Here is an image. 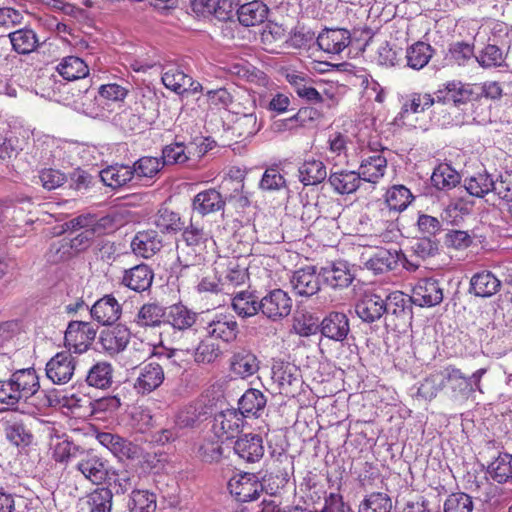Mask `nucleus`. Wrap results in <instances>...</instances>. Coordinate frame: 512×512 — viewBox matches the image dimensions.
<instances>
[{
    "label": "nucleus",
    "instance_id": "nucleus-1",
    "mask_svg": "<svg viewBox=\"0 0 512 512\" xmlns=\"http://www.w3.org/2000/svg\"><path fill=\"white\" fill-rule=\"evenodd\" d=\"M113 221L109 216L99 217L96 214H80L65 222L63 227L67 232H79L70 239V248L76 252L88 249L94 238L99 237L112 228Z\"/></svg>",
    "mask_w": 512,
    "mask_h": 512
},
{
    "label": "nucleus",
    "instance_id": "nucleus-2",
    "mask_svg": "<svg viewBox=\"0 0 512 512\" xmlns=\"http://www.w3.org/2000/svg\"><path fill=\"white\" fill-rule=\"evenodd\" d=\"M129 93V89L118 83L103 84L98 88V95L85 88L82 92L79 90L78 98L75 103L81 111L92 118L103 117L106 105L110 102H123Z\"/></svg>",
    "mask_w": 512,
    "mask_h": 512
},
{
    "label": "nucleus",
    "instance_id": "nucleus-3",
    "mask_svg": "<svg viewBox=\"0 0 512 512\" xmlns=\"http://www.w3.org/2000/svg\"><path fill=\"white\" fill-rule=\"evenodd\" d=\"M446 384L451 390V397L457 401L469 399L476 391L483 392L481 380L486 374V368L476 370L472 375L466 376L460 369L454 366L445 367Z\"/></svg>",
    "mask_w": 512,
    "mask_h": 512
},
{
    "label": "nucleus",
    "instance_id": "nucleus-4",
    "mask_svg": "<svg viewBox=\"0 0 512 512\" xmlns=\"http://www.w3.org/2000/svg\"><path fill=\"white\" fill-rule=\"evenodd\" d=\"M75 470L95 485H100L110 478L109 461L93 450H82Z\"/></svg>",
    "mask_w": 512,
    "mask_h": 512
},
{
    "label": "nucleus",
    "instance_id": "nucleus-5",
    "mask_svg": "<svg viewBox=\"0 0 512 512\" xmlns=\"http://www.w3.org/2000/svg\"><path fill=\"white\" fill-rule=\"evenodd\" d=\"M271 380L276 393L285 396L294 395L301 383L300 370L293 363L274 360L271 368Z\"/></svg>",
    "mask_w": 512,
    "mask_h": 512
},
{
    "label": "nucleus",
    "instance_id": "nucleus-6",
    "mask_svg": "<svg viewBox=\"0 0 512 512\" xmlns=\"http://www.w3.org/2000/svg\"><path fill=\"white\" fill-rule=\"evenodd\" d=\"M385 320L388 326L400 328L412 318L411 299L401 291L385 293Z\"/></svg>",
    "mask_w": 512,
    "mask_h": 512
},
{
    "label": "nucleus",
    "instance_id": "nucleus-7",
    "mask_svg": "<svg viewBox=\"0 0 512 512\" xmlns=\"http://www.w3.org/2000/svg\"><path fill=\"white\" fill-rule=\"evenodd\" d=\"M216 264V270L224 288L237 287L248 279V264L244 257H221Z\"/></svg>",
    "mask_w": 512,
    "mask_h": 512
},
{
    "label": "nucleus",
    "instance_id": "nucleus-8",
    "mask_svg": "<svg viewBox=\"0 0 512 512\" xmlns=\"http://www.w3.org/2000/svg\"><path fill=\"white\" fill-rule=\"evenodd\" d=\"M96 337V330L89 322L71 321L65 331L64 344L68 351L82 354L86 352Z\"/></svg>",
    "mask_w": 512,
    "mask_h": 512
},
{
    "label": "nucleus",
    "instance_id": "nucleus-9",
    "mask_svg": "<svg viewBox=\"0 0 512 512\" xmlns=\"http://www.w3.org/2000/svg\"><path fill=\"white\" fill-rule=\"evenodd\" d=\"M77 358L72 352L63 350L56 353L46 364L45 371L47 378L56 385L68 383L75 372Z\"/></svg>",
    "mask_w": 512,
    "mask_h": 512
},
{
    "label": "nucleus",
    "instance_id": "nucleus-10",
    "mask_svg": "<svg viewBox=\"0 0 512 512\" xmlns=\"http://www.w3.org/2000/svg\"><path fill=\"white\" fill-rule=\"evenodd\" d=\"M385 293L377 290L366 291L355 305L358 317L365 323H373L385 314Z\"/></svg>",
    "mask_w": 512,
    "mask_h": 512
},
{
    "label": "nucleus",
    "instance_id": "nucleus-11",
    "mask_svg": "<svg viewBox=\"0 0 512 512\" xmlns=\"http://www.w3.org/2000/svg\"><path fill=\"white\" fill-rule=\"evenodd\" d=\"M257 307L267 318L276 321L290 314L292 300L282 289H274L260 300Z\"/></svg>",
    "mask_w": 512,
    "mask_h": 512
},
{
    "label": "nucleus",
    "instance_id": "nucleus-12",
    "mask_svg": "<svg viewBox=\"0 0 512 512\" xmlns=\"http://www.w3.org/2000/svg\"><path fill=\"white\" fill-rule=\"evenodd\" d=\"M228 488L239 502L256 500L263 491V485L253 473L234 476L229 480Z\"/></svg>",
    "mask_w": 512,
    "mask_h": 512
},
{
    "label": "nucleus",
    "instance_id": "nucleus-13",
    "mask_svg": "<svg viewBox=\"0 0 512 512\" xmlns=\"http://www.w3.org/2000/svg\"><path fill=\"white\" fill-rule=\"evenodd\" d=\"M473 95V85L456 80L445 83L434 93L436 103H453L455 106L468 103Z\"/></svg>",
    "mask_w": 512,
    "mask_h": 512
},
{
    "label": "nucleus",
    "instance_id": "nucleus-14",
    "mask_svg": "<svg viewBox=\"0 0 512 512\" xmlns=\"http://www.w3.org/2000/svg\"><path fill=\"white\" fill-rule=\"evenodd\" d=\"M243 422V416L239 411L226 410L215 416L212 429L217 438L228 440L240 433Z\"/></svg>",
    "mask_w": 512,
    "mask_h": 512
},
{
    "label": "nucleus",
    "instance_id": "nucleus-15",
    "mask_svg": "<svg viewBox=\"0 0 512 512\" xmlns=\"http://www.w3.org/2000/svg\"><path fill=\"white\" fill-rule=\"evenodd\" d=\"M206 331L211 338L232 343L237 339L239 326L234 316L220 313L207 324Z\"/></svg>",
    "mask_w": 512,
    "mask_h": 512
},
{
    "label": "nucleus",
    "instance_id": "nucleus-16",
    "mask_svg": "<svg viewBox=\"0 0 512 512\" xmlns=\"http://www.w3.org/2000/svg\"><path fill=\"white\" fill-rule=\"evenodd\" d=\"M96 439L120 460L134 459L138 456V446L119 435L110 432H99Z\"/></svg>",
    "mask_w": 512,
    "mask_h": 512
},
{
    "label": "nucleus",
    "instance_id": "nucleus-17",
    "mask_svg": "<svg viewBox=\"0 0 512 512\" xmlns=\"http://www.w3.org/2000/svg\"><path fill=\"white\" fill-rule=\"evenodd\" d=\"M90 314L99 324L110 326L119 320L122 307L114 296L105 295L93 304Z\"/></svg>",
    "mask_w": 512,
    "mask_h": 512
},
{
    "label": "nucleus",
    "instance_id": "nucleus-18",
    "mask_svg": "<svg viewBox=\"0 0 512 512\" xmlns=\"http://www.w3.org/2000/svg\"><path fill=\"white\" fill-rule=\"evenodd\" d=\"M154 273L146 264H139L123 272L121 284L135 292L148 290L153 282Z\"/></svg>",
    "mask_w": 512,
    "mask_h": 512
},
{
    "label": "nucleus",
    "instance_id": "nucleus-19",
    "mask_svg": "<svg viewBox=\"0 0 512 512\" xmlns=\"http://www.w3.org/2000/svg\"><path fill=\"white\" fill-rule=\"evenodd\" d=\"M164 381V370L161 364L149 362L144 364L134 384L135 389L142 394H148L157 389Z\"/></svg>",
    "mask_w": 512,
    "mask_h": 512
},
{
    "label": "nucleus",
    "instance_id": "nucleus-20",
    "mask_svg": "<svg viewBox=\"0 0 512 512\" xmlns=\"http://www.w3.org/2000/svg\"><path fill=\"white\" fill-rule=\"evenodd\" d=\"M350 332L349 319L344 312L332 311L322 319V336L344 341Z\"/></svg>",
    "mask_w": 512,
    "mask_h": 512
},
{
    "label": "nucleus",
    "instance_id": "nucleus-21",
    "mask_svg": "<svg viewBox=\"0 0 512 512\" xmlns=\"http://www.w3.org/2000/svg\"><path fill=\"white\" fill-rule=\"evenodd\" d=\"M365 268L375 275L390 272L398 266L400 260L397 251H390L384 248L376 250L371 256H363Z\"/></svg>",
    "mask_w": 512,
    "mask_h": 512
},
{
    "label": "nucleus",
    "instance_id": "nucleus-22",
    "mask_svg": "<svg viewBox=\"0 0 512 512\" xmlns=\"http://www.w3.org/2000/svg\"><path fill=\"white\" fill-rule=\"evenodd\" d=\"M234 452L246 462L254 463L264 455L263 440L257 434H245L234 443Z\"/></svg>",
    "mask_w": 512,
    "mask_h": 512
},
{
    "label": "nucleus",
    "instance_id": "nucleus-23",
    "mask_svg": "<svg viewBox=\"0 0 512 512\" xmlns=\"http://www.w3.org/2000/svg\"><path fill=\"white\" fill-rule=\"evenodd\" d=\"M208 149L210 147L185 146L182 142H174L163 148L161 160L164 165L184 164L191 156L200 157Z\"/></svg>",
    "mask_w": 512,
    "mask_h": 512
},
{
    "label": "nucleus",
    "instance_id": "nucleus-24",
    "mask_svg": "<svg viewBox=\"0 0 512 512\" xmlns=\"http://www.w3.org/2000/svg\"><path fill=\"white\" fill-rule=\"evenodd\" d=\"M17 391V397L27 401L40 389L39 377L34 368L20 369L10 376Z\"/></svg>",
    "mask_w": 512,
    "mask_h": 512
},
{
    "label": "nucleus",
    "instance_id": "nucleus-25",
    "mask_svg": "<svg viewBox=\"0 0 512 512\" xmlns=\"http://www.w3.org/2000/svg\"><path fill=\"white\" fill-rule=\"evenodd\" d=\"M291 285L296 294L305 297L313 296L320 290V274L316 273L314 267L300 269L294 272Z\"/></svg>",
    "mask_w": 512,
    "mask_h": 512
},
{
    "label": "nucleus",
    "instance_id": "nucleus-26",
    "mask_svg": "<svg viewBox=\"0 0 512 512\" xmlns=\"http://www.w3.org/2000/svg\"><path fill=\"white\" fill-rule=\"evenodd\" d=\"M162 238L155 230L139 231L131 242L132 251L143 258H150L162 248Z\"/></svg>",
    "mask_w": 512,
    "mask_h": 512
},
{
    "label": "nucleus",
    "instance_id": "nucleus-27",
    "mask_svg": "<svg viewBox=\"0 0 512 512\" xmlns=\"http://www.w3.org/2000/svg\"><path fill=\"white\" fill-rule=\"evenodd\" d=\"M260 362L257 356L247 349L235 351L230 358V370L236 376L245 379L258 372Z\"/></svg>",
    "mask_w": 512,
    "mask_h": 512
},
{
    "label": "nucleus",
    "instance_id": "nucleus-28",
    "mask_svg": "<svg viewBox=\"0 0 512 512\" xmlns=\"http://www.w3.org/2000/svg\"><path fill=\"white\" fill-rule=\"evenodd\" d=\"M225 200L216 189H207L196 194L192 201V209L201 216L219 212L225 207Z\"/></svg>",
    "mask_w": 512,
    "mask_h": 512
},
{
    "label": "nucleus",
    "instance_id": "nucleus-29",
    "mask_svg": "<svg viewBox=\"0 0 512 512\" xmlns=\"http://www.w3.org/2000/svg\"><path fill=\"white\" fill-rule=\"evenodd\" d=\"M130 340V331L122 325L103 330L99 337V343L103 350L113 355L123 351Z\"/></svg>",
    "mask_w": 512,
    "mask_h": 512
},
{
    "label": "nucleus",
    "instance_id": "nucleus-30",
    "mask_svg": "<svg viewBox=\"0 0 512 512\" xmlns=\"http://www.w3.org/2000/svg\"><path fill=\"white\" fill-rule=\"evenodd\" d=\"M347 262L337 261L322 267V283L332 288H346L353 281Z\"/></svg>",
    "mask_w": 512,
    "mask_h": 512
},
{
    "label": "nucleus",
    "instance_id": "nucleus-31",
    "mask_svg": "<svg viewBox=\"0 0 512 512\" xmlns=\"http://www.w3.org/2000/svg\"><path fill=\"white\" fill-rule=\"evenodd\" d=\"M386 168V158L380 153H375L362 160L359 171L356 173L359 175L360 180L377 183L384 176Z\"/></svg>",
    "mask_w": 512,
    "mask_h": 512
},
{
    "label": "nucleus",
    "instance_id": "nucleus-32",
    "mask_svg": "<svg viewBox=\"0 0 512 512\" xmlns=\"http://www.w3.org/2000/svg\"><path fill=\"white\" fill-rule=\"evenodd\" d=\"M415 301L420 306L432 307L438 305L443 300V291L440 284L435 279H425L415 288Z\"/></svg>",
    "mask_w": 512,
    "mask_h": 512
},
{
    "label": "nucleus",
    "instance_id": "nucleus-33",
    "mask_svg": "<svg viewBox=\"0 0 512 512\" xmlns=\"http://www.w3.org/2000/svg\"><path fill=\"white\" fill-rule=\"evenodd\" d=\"M197 320V313L183 304H174L166 309L164 323L177 330L191 328Z\"/></svg>",
    "mask_w": 512,
    "mask_h": 512
},
{
    "label": "nucleus",
    "instance_id": "nucleus-34",
    "mask_svg": "<svg viewBox=\"0 0 512 512\" xmlns=\"http://www.w3.org/2000/svg\"><path fill=\"white\" fill-rule=\"evenodd\" d=\"M267 15L268 7L258 0L245 3L237 10L238 21L245 27L256 26L263 23Z\"/></svg>",
    "mask_w": 512,
    "mask_h": 512
},
{
    "label": "nucleus",
    "instance_id": "nucleus-35",
    "mask_svg": "<svg viewBox=\"0 0 512 512\" xmlns=\"http://www.w3.org/2000/svg\"><path fill=\"white\" fill-rule=\"evenodd\" d=\"M501 287V281L490 271L476 273L470 281V292L478 297H490Z\"/></svg>",
    "mask_w": 512,
    "mask_h": 512
},
{
    "label": "nucleus",
    "instance_id": "nucleus-36",
    "mask_svg": "<svg viewBox=\"0 0 512 512\" xmlns=\"http://www.w3.org/2000/svg\"><path fill=\"white\" fill-rule=\"evenodd\" d=\"M350 43V33L341 28H322V51L338 54Z\"/></svg>",
    "mask_w": 512,
    "mask_h": 512
},
{
    "label": "nucleus",
    "instance_id": "nucleus-37",
    "mask_svg": "<svg viewBox=\"0 0 512 512\" xmlns=\"http://www.w3.org/2000/svg\"><path fill=\"white\" fill-rule=\"evenodd\" d=\"M267 399L258 389H248L239 399V412L243 417H260Z\"/></svg>",
    "mask_w": 512,
    "mask_h": 512
},
{
    "label": "nucleus",
    "instance_id": "nucleus-38",
    "mask_svg": "<svg viewBox=\"0 0 512 512\" xmlns=\"http://www.w3.org/2000/svg\"><path fill=\"white\" fill-rule=\"evenodd\" d=\"M434 49L428 43L417 41L406 49L407 66L414 70L424 68L432 58Z\"/></svg>",
    "mask_w": 512,
    "mask_h": 512
},
{
    "label": "nucleus",
    "instance_id": "nucleus-39",
    "mask_svg": "<svg viewBox=\"0 0 512 512\" xmlns=\"http://www.w3.org/2000/svg\"><path fill=\"white\" fill-rule=\"evenodd\" d=\"M101 181L112 189L120 188L134 180L131 166L114 165L100 172Z\"/></svg>",
    "mask_w": 512,
    "mask_h": 512
},
{
    "label": "nucleus",
    "instance_id": "nucleus-40",
    "mask_svg": "<svg viewBox=\"0 0 512 512\" xmlns=\"http://www.w3.org/2000/svg\"><path fill=\"white\" fill-rule=\"evenodd\" d=\"M328 150L325 154L327 161H334V166L346 162L347 136L338 131H329L327 135Z\"/></svg>",
    "mask_w": 512,
    "mask_h": 512
},
{
    "label": "nucleus",
    "instance_id": "nucleus-41",
    "mask_svg": "<svg viewBox=\"0 0 512 512\" xmlns=\"http://www.w3.org/2000/svg\"><path fill=\"white\" fill-rule=\"evenodd\" d=\"M460 181V174L447 163L439 164L431 176V183L438 190H450L456 187Z\"/></svg>",
    "mask_w": 512,
    "mask_h": 512
},
{
    "label": "nucleus",
    "instance_id": "nucleus-42",
    "mask_svg": "<svg viewBox=\"0 0 512 512\" xmlns=\"http://www.w3.org/2000/svg\"><path fill=\"white\" fill-rule=\"evenodd\" d=\"M359 175L354 171L331 172L327 184L339 194H350L360 184Z\"/></svg>",
    "mask_w": 512,
    "mask_h": 512
},
{
    "label": "nucleus",
    "instance_id": "nucleus-43",
    "mask_svg": "<svg viewBox=\"0 0 512 512\" xmlns=\"http://www.w3.org/2000/svg\"><path fill=\"white\" fill-rule=\"evenodd\" d=\"M161 79L167 89L177 94L185 93L186 87L191 85L190 75L184 73L180 67L175 65L166 66Z\"/></svg>",
    "mask_w": 512,
    "mask_h": 512
},
{
    "label": "nucleus",
    "instance_id": "nucleus-44",
    "mask_svg": "<svg viewBox=\"0 0 512 512\" xmlns=\"http://www.w3.org/2000/svg\"><path fill=\"white\" fill-rule=\"evenodd\" d=\"M59 74L68 81L83 79L89 74L87 64L79 57L67 56L57 66Z\"/></svg>",
    "mask_w": 512,
    "mask_h": 512
},
{
    "label": "nucleus",
    "instance_id": "nucleus-45",
    "mask_svg": "<svg viewBox=\"0 0 512 512\" xmlns=\"http://www.w3.org/2000/svg\"><path fill=\"white\" fill-rule=\"evenodd\" d=\"M166 309L158 303H146L136 315V323L141 327H157L164 323Z\"/></svg>",
    "mask_w": 512,
    "mask_h": 512
},
{
    "label": "nucleus",
    "instance_id": "nucleus-46",
    "mask_svg": "<svg viewBox=\"0 0 512 512\" xmlns=\"http://www.w3.org/2000/svg\"><path fill=\"white\" fill-rule=\"evenodd\" d=\"M82 448L68 439L57 438L51 443L52 459L60 464H67L73 459H78Z\"/></svg>",
    "mask_w": 512,
    "mask_h": 512
},
{
    "label": "nucleus",
    "instance_id": "nucleus-47",
    "mask_svg": "<svg viewBox=\"0 0 512 512\" xmlns=\"http://www.w3.org/2000/svg\"><path fill=\"white\" fill-rule=\"evenodd\" d=\"M435 101V97L429 93H411L407 95L402 103L400 116L403 118L409 113H421L429 109Z\"/></svg>",
    "mask_w": 512,
    "mask_h": 512
},
{
    "label": "nucleus",
    "instance_id": "nucleus-48",
    "mask_svg": "<svg viewBox=\"0 0 512 512\" xmlns=\"http://www.w3.org/2000/svg\"><path fill=\"white\" fill-rule=\"evenodd\" d=\"M9 38L13 49L19 54H29L39 44L36 33L31 29L24 28L11 32Z\"/></svg>",
    "mask_w": 512,
    "mask_h": 512
},
{
    "label": "nucleus",
    "instance_id": "nucleus-49",
    "mask_svg": "<svg viewBox=\"0 0 512 512\" xmlns=\"http://www.w3.org/2000/svg\"><path fill=\"white\" fill-rule=\"evenodd\" d=\"M113 368L107 362H98L93 365L86 376L89 386L106 389L112 384Z\"/></svg>",
    "mask_w": 512,
    "mask_h": 512
},
{
    "label": "nucleus",
    "instance_id": "nucleus-50",
    "mask_svg": "<svg viewBox=\"0 0 512 512\" xmlns=\"http://www.w3.org/2000/svg\"><path fill=\"white\" fill-rule=\"evenodd\" d=\"M446 385V371L445 368L441 371H435L427 376L418 388V395L425 400L434 399L438 393Z\"/></svg>",
    "mask_w": 512,
    "mask_h": 512
},
{
    "label": "nucleus",
    "instance_id": "nucleus-51",
    "mask_svg": "<svg viewBox=\"0 0 512 512\" xmlns=\"http://www.w3.org/2000/svg\"><path fill=\"white\" fill-rule=\"evenodd\" d=\"M488 473L498 483H506L512 480V455L499 453L488 466Z\"/></svg>",
    "mask_w": 512,
    "mask_h": 512
},
{
    "label": "nucleus",
    "instance_id": "nucleus-52",
    "mask_svg": "<svg viewBox=\"0 0 512 512\" xmlns=\"http://www.w3.org/2000/svg\"><path fill=\"white\" fill-rule=\"evenodd\" d=\"M257 306H260L258 298L245 291L237 293L232 299L233 310L242 318L256 315L260 311Z\"/></svg>",
    "mask_w": 512,
    "mask_h": 512
},
{
    "label": "nucleus",
    "instance_id": "nucleus-53",
    "mask_svg": "<svg viewBox=\"0 0 512 512\" xmlns=\"http://www.w3.org/2000/svg\"><path fill=\"white\" fill-rule=\"evenodd\" d=\"M262 123L258 121L257 115L245 113L237 116L233 124V132L243 140L253 137L261 129Z\"/></svg>",
    "mask_w": 512,
    "mask_h": 512
},
{
    "label": "nucleus",
    "instance_id": "nucleus-54",
    "mask_svg": "<svg viewBox=\"0 0 512 512\" xmlns=\"http://www.w3.org/2000/svg\"><path fill=\"white\" fill-rule=\"evenodd\" d=\"M6 438L16 446H28L33 435L21 420L9 419L5 421Z\"/></svg>",
    "mask_w": 512,
    "mask_h": 512
},
{
    "label": "nucleus",
    "instance_id": "nucleus-55",
    "mask_svg": "<svg viewBox=\"0 0 512 512\" xmlns=\"http://www.w3.org/2000/svg\"><path fill=\"white\" fill-rule=\"evenodd\" d=\"M148 490H133L128 501L129 512H155L157 500Z\"/></svg>",
    "mask_w": 512,
    "mask_h": 512
},
{
    "label": "nucleus",
    "instance_id": "nucleus-56",
    "mask_svg": "<svg viewBox=\"0 0 512 512\" xmlns=\"http://www.w3.org/2000/svg\"><path fill=\"white\" fill-rule=\"evenodd\" d=\"M112 491L108 488H97L86 497L88 512H111Z\"/></svg>",
    "mask_w": 512,
    "mask_h": 512
},
{
    "label": "nucleus",
    "instance_id": "nucleus-57",
    "mask_svg": "<svg viewBox=\"0 0 512 512\" xmlns=\"http://www.w3.org/2000/svg\"><path fill=\"white\" fill-rule=\"evenodd\" d=\"M164 167L161 158L145 156L138 159L131 166L133 177L135 178H153Z\"/></svg>",
    "mask_w": 512,
    "mask_h": 512
},
{
    "label": "nucleus",
    "instance_id": "nucleus-58",
    "mask_svg": "<svg viewBox=\"0 0 512 512\" xmlns=\"http://www.w3.org/2000/svg\"><path fill=\"white\" fill-rule=\"evenodd\" d=\"M464 187L470 195L479 198L484 197L492 190H496L495 183L488 173H478L466 179Z\"/></svg>",
    "mask_w": 512,
    "mask_h": 512
},
{
    "label": "nucleus",
    "instance_id": "nucleus-59",
    "mask_svg": "<svg viewBox=\"0 0 512 512\" xmlns=\"http://www.w3.org/2000/svg\"><path fill=\"white\" fill-rule=\"evenodd\" d=\"M410 190L404 185H394L386 193V204L390 210L401 212L405 210L412 201Z\"/></svg>",
    "mask_w": 512,
    "mask_h": 512
},
{
    "label": "nucleus",
    "instance_id": "nucleus-60",
    "mask_svg": "<svg viewBox=\"0 0 512 512\" xmlns=\"http://www.w3.org/2000/svg\"><path fill=\"white\" fill-rule=\"evenodd\" d=\"M154 223L161 231L168 233L178 232L184 225L178 213L165 207L158 210Z\"/></svg>",
    "mask_w": 512,
    "mask_h": 512
},
{
    "label": "nucleus",
    "instance_id": "nucleus-61",
    "mask_svg": "<svg viewBox=\"0 0 512 512\" xmlns=\"http://www.w3.org/2000/svg\"><path fill=\"white\" fill-rule=\"evenodd\" d=\"M478 64L485 69L502 67L505 64V55L496 45L488 44L475 56Z\"/></svg>",
    "mask_w": 512,
    "mask_h": 512
},
{
    "label": "nucleus",
    "instance_id": "nucleus-62",
    "mask_svg": "<svg viewBox=\"0 0 512 512\" xmlns=\"http://www.w3.org/2000/svg\"><path fill=\"white\" fill-rule=\"evenodd\" d=\"M392 502L390 497L381 492L368 495L359 505V512H390Z\"/></svg>",
    "mask_w": 512,
    "mask_h": 512
},
{
    "label": "nucleus",
    "instance_id": "nucleus-63",
    "mask_svg": "<svg viewBox=\"0 0 512 512\" xmlns=\"http://www.w3.org/2000/svg\"><path fill=\"white\" fill-rule=\"evenodd\" d=\"M222 352L218 344L210 339L202 340L193 351L194 359L197 363L210 364L215 362Z\"/></svg>",
    "mask_w": 512,
    "mask_h": 512
},
{
    "label": "nucleus",
    "instance_id": "nucleus-64",
    "mask_svg": "<svg viewBox=\"0 0 512 512\" xmlns=\"http://www.w3.org/2000/svg\"><path fill=\"white\" fill-rule=\"evenodd\" d=\"M319 476L315 471H309L304 477L303 482L300 484V491L302 498L307 503L317 504L320 500V485Z\"/></svg>",
    "mask_w": 512,
    "mask_h": 512
}]
</instances>
